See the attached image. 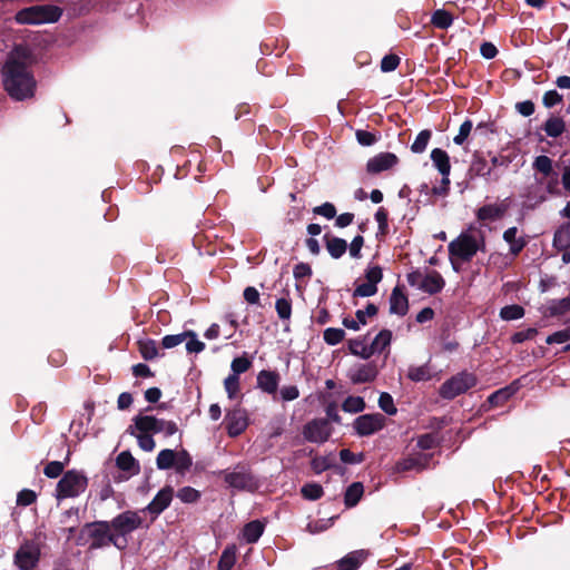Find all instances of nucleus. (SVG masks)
<instances>
[{
	"label": "nucleus",
	"instance_id": "1",
	"mask_svg": "<svg viewBox=\"0 0 570 570\" xmlns=\"http://www.w3.org/2000/svg\"><path fill=\"white\" fill-rule=\"evenodd\" d=\"M31 61L30 51L24 47H17L8 57L2 75L7 92L16 100L32 97L36 82L28 70Z\"/></svg>",
	"mask_w": 570,
	"mask_h": 570
},
{
	"label": "nucleus",
	"instance_id": "2",
	"mask_svg": "<svg viewBox=\"0 0 570 570\" xmlns=\"http://www.w3.org/2000/svg\"><path fill=\"white\" fill-rule=\"evenodd\" d=\"M484 247V236L478 228L470 227L449 244L450 262L454 271L459 272L461 264L469 262Z\"/></svg>",
	"mask_w": 570,
	"mask_h": 570
},
{
	"label": "nucleus",
	"instance_id": "3",
	"mask_svg": "<svg viewBox=\"0 0 570 570\" xmlns=\"http://www.w3.org/2000/svg\"><path fill=\"white\" fill-rule=\"evenodd\" d=\"M88 487L87 476L79 471H67L57 484L56 498L58 500L75 498L86 491Z\"/></svg>",
	"mask_w": 570,
	"mask_h": 570
},
{
	"label": "nucleus",
	"instance_id": "4",
	"mask_svg": "<svg viewBox=\"0 0 570 570\" xmlns=\"http://www.w3.org/2000/svg\"><path fill=\"white\" fill-rule=\"evenodd\" d=\"M407 282L411 286L431 295L441 292L445 285L442 275L434 269L413 271L407 275Z\"/></svg>",
	"mask_w": 570,
	"mask_h": 570
},
{
	"label": "nucleus",
	"instance_id": "5",
	"mask_svg": "<svg viewBox=\"0 0 570 570\" xmlns=\"http://www.w3.org/2000/svg\"><path fill=\"white\" fill-rule=\"evenodd\" d=\"M61 16V11L53 6H36L20 10L16 20L19 23L41 24L56 22Z\"/></svg>",
	"mask_w": 570,
	"mask_h": 570
},
{
	"label": "nucleus",
	"instance_id": "6",
	"mask_svg": "<svg viewBox=\"0 0 570 570\" xmlns=\"http://www.w3.org/2000/svg\"><path fill=\"white\" fill-rule=\"evenodd\" d=\"M475 384L476 377L474 374L462 372L445 381L440 389V394L444 399H454L473 387Z\"/></svg>",
	"mask_w": 570,
	"mask_h": 570
},
{
	"label": "nucleus",
	"instance_id": "7",
	"mask_svg": "<svg viewBox=\"0 0 570 570\" xmlns=\"http://www.w3.org/2000/svg\"><path fill=\"white\" fill-rule=\"evenodd\" d=\"M224 480L229 487L248 492H255L261 487L259 480L245 469L225 473Z\"/></svg>",
	"mask_w": 570,
	"mask_h": 570
},
{
	"label": "nucleus",
	"instance_id": "8",
	"mask_svg": "<svg viewBox=\"0 0 570 570\" xmlns=\"http://www.w3.org/2000/svg\"><path fill=\"white\" fill-rule=\"evenodd\" d=\"M365 282L356 285L353 296L354 297H370L377 293V284L383 278V272L380 266H368L365 269Z\"/></svg>",
	"mask_w": 570,
	"mask_h": 570
},
{
	"label": "nucleus",
	"instance_id": "9",
	"mask_svg": "<svg viewBox=\"0 0 570 570\" xmlns=\"http://www.w3.org/2000/svg\"><path fill=\"white\" fill-rule=\"evenodd\" d=\"M90 534V548L98 549L108 546L109 543L116 544L115 534L111 532L112 528L110 522L99 521L88 525Z\"/></svg>",
	"mask_w": 570,
	"mask_h": 570
},
{
	"label": "nucleus",
	"instance_id": "10",
	"mask_svg": "<svg viewBox=\"0 0 570 570\" xmlns=\"http://www.w3.org/2000/svg\"><path fill=\"white\" fill-rule=\"evenodd\" d=\"M385 425V417L380 414H364L355 419L353 428L361 436H367L382 430Z\"/></svg>",
	"mask_w": 570,
	"mask_h": 570
},
{
	"label": "nucleus",
	"instance_id": "11",
	"mask_svg": "<svg viewBox=\"0 0 570 570\" xmlns=\"http://www.w3.org/2000/svg\"><path fill=\"white\" fill-rule=\"evenodd\" d=\"M225 425L227 434L230 438L240 435L248 426V415L246 410L235 407L226 412Z\"/></svg>",
	"mask_w": 570,
	"mask_h": 570
},
{
	"label": "nucleus",
	"instance_id": "12",
	"mask_svg": "<svg viewBox=\"0 0 570 570\" xmlns=\"http://www.w3.org/2000/svg\"><path fill=\"white\" fill-rule=\"evenodd\" d=\"M142 519L135 511H125L114 518L110 522L115 533L125 535L140 528Z\"/></svg>",
	"mask_w": 570,
	"mask_h": 570
},
{
	"label": "nucleus",
	"instance_id": "13",
	"mask_svg": "<svg viewBox=\"0 0 570 570\" xmlns=\"http://www.w3.org/2000/svg\"><path fill=\"white\" fill-rule=\"evenodd\" d=\"M40 551L33 543L22 544L14 554V563L20 570H31L39 560Z\"/></svg>",
	"mask_w": 570,
	"mask_h": 570
},
{
	"label": "nucleus",
	"instance_id": "14",
	"mask_svg": "<svg viewBox=\"0 0 570 570\" xmlns=\"http://www.w3.org/2000/svg\"><path fill=\"white\" fill-rule=\"evenodd\" d=\"M331 435V428L326 420L318 419L307 423L304 428V436L309 442L323 443Z\"/></svg>",
	"mask_w": 570,
	"mask_h": 570
},
{
	"label": "nucleus",
	"instance_id": "15",
	"mask_svg": "<svg viewBox=\"0 0 570 570\" xmlns=\"http://www.w3.org/2000/svg\"><path fill=\"white\" fill-rule=\"evenodd\" d=\"M509 206L507 199L500 203L484 205L476 210V218L480 222H495L505 215Z\"/></svg>",
	"mask_w": 570,
	"mask_h": 570
},
{
	"label": "nucleus",
	"instance_id": "16",
	"mask_svg": "<svg viewBox=\"0 0 570 570\" xmlns=\"http://www.w3.org/2000/svg\"><path fill=\"white\" fill-rule=\"evenodd\" d=\"M174 489L171 487L163 488L153 501L146 507V511L154 517L159 515L165 509H167L173 500Z\"/></svg>",
	"mask_w": 570,
	"mask_h": 570
},
{
	"label": "nucleus",
	"instance_id": "17",
	"mask_svg": "<svg viewBox=\"0 0 570 570\" xmlns=\"http://www.w3.org/2000/svg\"><path fill=\"white\" fill-rule=\"evenodd\" d=\"M431 160L435 168L442 175V184L444 185V190L448 188L446 186L450 184L449 175L451 171L450 157L446 151L440 148H434L431 151Z\"/></svg>",
	"mask_w": 570,
	"mask_h": 570
},
{
	"label": "nucleus",
	"instance_id": "18",
	"mask_svg": "<svg viewBox=\"0 0 570 570\" xmlns=\"http://www.w3.org/2000/svg\"><path fill=\"white\" fill-rule=\"evenodd\" d=\"M397 163V157L392 153H381L374 157H372L367 164L366 169L371 174H379L381 171L387 170L395 166Z\"/></svg>",
	"mask_w": 570,
	"mask_h": 570
},
{
	"label": "nucleus",
	"instance_id": "19",
	"mask_svg": "<svg viewBox=\"0 0 570 570\" xmlns=\"http://www.w3.org/2000/svg\"><path fill=\"white\" fill-rule=\"evenodd\" d=\"M348 376L355 384L372 382L377 376V368L373 363L360 364L350 371Z\"/></svg>",
	"mask_w": 570,
	"mask_h": 570
},
{
	"label": "nucleus",
	"instance_id": "20",
	"mask_svg": "<svg viewBox=\"0 0 570 570\" xmlns=\"http://www.w3.org/2000/svg\"><path fill=\"white\" fill-rule=\"evenodd\" d=\"M279 374L275 371L263 370L257 375V386L267 394L275 395L279 385Z\"/></svg>",
	"mask_w": 570,
	"mask_h": 570
},
{
	"label": "nucleus",
	"instance_id": "21",
	"mask_svg": "<svg viewBox=\"0 0 570 570\" xmlns=\"http://www.w3.org/2000/svg\"><path fill=\"white\" fill-rule=\"evenodd\" d=\"M426 464L428 455L416 453L397 461L394 469L396 472L421 471L425 469Z\"/></svg>",
	"mask_w": 570,
	"mask_h": 570
},
{
	"label": "nucleus",
	"instance_id": "22",
	"mask_svg": "<svg viewBox=\"0 0 570 570\" xmlns=\"http://www.w3.org/2000/svg\"><path fill=\"white\" fill-rule=\"evenodd\" d=\"M409 309L407 296L396 286L390 296V312L400 316H404Z\"/></svg>",
	"mask_w": 570,
	"mask_h": 570
},
{
	"label": "nucleus",
	"instance_id": "23",
	"mask_svg": "<svg viewBox=\"0 0 570 570\" xmlns=\"http://www.w3.org/2000/svg\"><path fill=\"white\" fill-rule=\"evenodd\" d=\"M135 425L129 431L135 430L136 433L151 434L158 433L159 419L151 415H138L134 420Z\"/></svg>",
	"mask_w": 570,
	"mask_h": 570
},
{
	"label": "nucleus",
	"instance_id": "24",
	"mask_svg": "<svg viewBox=\"0 0 570 570\" xmlns=\"http://www.w3.org/2000/svg\"><path fill=\"white\" fill-rule=\"evenodd\" d=\"M543 314L550 317L570 315V295L560 299L550 301L544 307Z\"/></svg>",
	"mask_w": 570,
	"mask_h": 570
},
{
	"label": "nucleus",
	"instance_id": "25",
	"mask_svg": "<svg viewBox=\"0 0 570 570\" xmlns=\"http://www.w3.org/2000/svg\"><path fill=\"white\" fill-rule=\"evenodd\" d=\"M366 557L367 553L364 550L353 551L337 562V568L338 570H356Z\"/></svg>",
	"mask_w": 570,
	"mask_h": 570
},
{
	"label": "nucleus",
	"instance_id": "26",
	"mask_svg": "<svg viewBox=\"0 0 570 570\" xmlns=\"http://www.w3.org/2000/svg\"><path fill=\"white\" fill-rule=\"evenodd\" d=\"M326 249L333 258L342 257L346 249L347 243L343 238L325 236Z\"/></svg>",
	"mask_w": 570,
	"mask_h": 570
},
{
	"label": "nucleus",
	"instance_id": "27",
	"mask_svg": "<svg viewBox=\"0 0 570 570\" xmlns=\"http://www.w3.org/2000/svg\"><path fill=\"white\" fill-rule=\"evenodd\" d=\"M503 239L510 245V252L513 255L519 254L525 246L523 238L518 237V228L510 227L503 233Z\"/></svg>",
	"mask_w": 570,
	"mask_h": 570
},
{
	"label": "nucleus",
	"instance_id": "28",
	"mask_svg": "<svg viewBox=\"0 0 570 570\" xmlns=\"http://www.w3.org/2000/svg\"><path fill=\"white\" fill-rule=\"evenodd\" d=\"M348 348L353 355L360 356L364 360L370 358L374 354L371 344H367L364 338L350 341Z\"/></svg>",
	"mask_w": 570,
	"mask_h": 570
},
{
	"label": "nucleus",
	"instance_id": "29",
	"mask_svg": "<svg viewBox=\"0 0 570 570\" xmlns=\"http://www.w3.org/2000/svg\"><path fill=\"white\" fill-rule=\"evenodd\" d=\"M553 246L557 249L570 248V223L563 224L556 230Z\"/></svg>",
	"mask_w": 570,
	"mask_h": 570
},
{
	"label": "nucleus",
	"instance_id": "30",
	"mask_svg": "<svg viewBox=\"0 0 570 570\" xmlns=\"http://www.w3.org/2000/svg\"><path fill=\"white\" fill-rule=\"evenodd\" d=\"M392 341V332L389 330H382L372 341L371 346L373 353H382Z\"/></svg>",
	"mask_w": 570,
	"mask_h": 570
},
{
	"label": "nucleus",
	"instance_id": "31",
	"mask_svg": "<svg viewBox=\"0 0 570 570\" xmlns=\"http://www.w3.org/2000/svg\"><path fill=\"white\" fill-rule=\"evenodd\" d=\"M264 525L259 521L247 523L243 530V537L248 543L256 542L262 535Z\"/></svg>",
	"mask_w": 570,
	"mask_h": 570
},
{
	"label": "nucleus",
	"instance_id": "32",
	"mask_svg": "<svg viewBox=\"0 0 570 570\" xmlns=\"http://www.w3.org/2000/svg\"><path fill=\"white\" fill-rule=\"evenodd\" d=\"M364 492L363 484L361 482L352 483L345 492V504L347 507H354L357 504Z\"/></svg>",
	"mask_w": 570,
	"mask_h": 570
},
{
	"label": "nucleus",
	"instance_id": "33",
	"mask_svg": "<svg viewBox=\"0 0 570 570\" xmlns=\"http://www.w3.org/2000/svg\"><path fill=\"white\" fill-rule=\"evenodd\" d=\"M407 377L414 382L429 381L432 377L431 368L428 364L420 366H410Z\"/></svg>",
	"mask_w": 570,
	"mask_h": 570
},
{
	"label": "nucleus",
	"instance_id": "34",
	"mask_svg": "<svg viewBox=\"0 0 570 570\" xmlns=\"http://www.w3.org/2000/svg\"><path fill=\"white\" fill-rule=\"evenodd\" d=\"M176 459V452L170 449L161 450L156 460L157 468L159 470H168L174 466Z\"/></svg>",
	"mask_w": 570,
	"mask_h": 570
},
{
	"label": "nucleus",
	"instance_id": "35",
	"mask_svg": "<svg viewBox=\"0 0 570 570\" xmlns=\"http://www.w3.org/2000/svg\"><path fill=\"white\" fill-rule=\"evenodd\" d=\"M564 130V122L559 117H551L544 124V131L549 137H559Z\"/></svg>",
	"mask_w": 570,
	"mask_h": 570
},
{
	"label": "nucleus",
	"instance_id": "36",
	"mask_svg": "<svg viewBox=\"0 0 570 570\" xmlns=\"http://www.w3.org/2000/svg\"><path fill=\"white\" fill-rule=\"evenodd\" d=\"M236 561V548L228 547L226 548L219 559L218 569L219 570H230Z\"/></svg>",
	"mask_w": 570,
	"mask_h": 570
},
{
	"label": "nucleus",
	"instance_id": "37",
	"mask_svg": "<svg viewBox=\"0 0 570 570\" xmlns=\"http://www.w3.org/2000/svg\"><path fill=\"white\" fill-rule=\"evenodd\" d=\"M138 347L141 356L147 361L153 360L158 355L157 344L153 340L139 341Z\"/></svg>",
	"mask_w": 570,
	"mask_h": 570
},
{
	"label": "nucleus",
	"instance_id": "38",
	"mask_svg": "<svg viewBox=\"0 0 570 570\" xmlns=\"http://www.w3.org/2000/svg\"><path fill=\"white\" fill-rule=\"evenodd\" d=\"M342 409L347 413H358L365 409V401L361 396H348L343 402Z\"/></svg>",
	"mask_w": 570,
	"mask_h": 570
},
{
	"label": "nucleus",
	"instance_id": "39",
	"mask_svg": "<svg viewBox=\"0 0 570 570\" xmlns=\"http://www.w3.org/2000/svg\"><path fill=\"white\" fill-rule=\"evenodd\" d=\"M431 22L436 28L448 29L452 24L453 18L445 10H436L432 16Z\"/></svg>",
	"mask_w": 570,
	"mask_h": 570
},
{
	"label": "nucleus",
	"instance_id": "40",
	"mask_svg": "<svg viewBox=\"0 0 570 570\" xmlns=\"http://www.w3.org/2000/svg\"><path fill=\"white\" fill-rule=\"evenodd\" d=\"M193 464L191 458L186 450L176 452L174 466L178 473H185Z\"/></svg>",
	"mask_w": 570,
	"mask_h": 570
},
{
	"label": "nucleus",
	"instance_id": "41",
	"mask_svg": "<svg viewBox=\"0 0 570 570\" xmlns=\"http://www.w3.org/2000/svg\"><path fill=\"white\" fill-rule=\"evenodd\" d=\"M186 350L188 353H200L205 348V344L198 340L193 331H186Z\"/></svg>",
	"mask_w": 570,
	"mask_h": 570
},
{
	"label": "nucleus",
	"instance_id": "42",
	"mask_svg": "<svg viewBox=\"0 0 570 570\" xmlns=\"http://www.w3.org/2000/svg\"><path fill=\"white\" fill-rule=\"evenodd\" d=\"M524 309L520 305H508L501 308L500 316L505 321H513L523 317Z\"/></svg>",
	"mask_w": 570,
	"mask_h": 570
},
{
	"label": "nucleus",
	"instance_id": "43",
	"mask_svg": "<svg viewBox=\"0 0 570 570\" xmlns=\"http://www.w3.org/2000/svg\"><path fill=\"white\" fill-rule=\"evenodd\" d=\"M431 138V131L430 130H422L416 136L414 142L411 146V149L413 153L421 154L426 149V146Z\"/></svg>",
	"mask_w": 570,
	"mask_h": 570
},
{
	"label": "nucleus",
	"instance_id": "44",
	"mask_svg": "<svg viewBox=\"0 0 570 570\" xmlns=\"http://www.w3.org/2000/svg\"><path fill=\"white\" fill-rule=\"evenodd\" d=\"M199 491L191 487H184L177 492V498L184 503H194L199 499Z\"/></svg>",
	"mask_w": 570,
	"mask_h": 570
},
{
	"label": "nucleus",
	"instance_id": "45",
	"mask_svg": "<svg viewBox=\"0 0 570 570\" xmlns=\"http://www.w3.org/2000/svg\"><path fill=\"white\" fill-rule=\"evenodd\" d=\"M345 332L342 328L330 327L324 331V341L328 345H336L344 340Z\"/></svg>",
	"mask_w": 570,
	"mask_h": 570
},
{
	"label": "nucleus",
	"instance_id": "46",
	"mask_svg": "<svg viewBox=\"0 0 570 570\" xmlns=\"http://www.w3.org/2000/svg\"><path fill=\"white\" fill-rule=\"evenodd\" d=\"M250 366L252 362L246 356L236 357L233 360L230 365L233 372L230 375H236L239 377V374L248 371Z\"/></svg>",
	"mask_w": 570,
	"mask_h": 570
},
{
	"label": "nucleus",
	"instance_id": "47",
	"mask_svg": "<svg viewBox=\"0 0 570 570\" xmlns=\"http://www.w3.org/2000/svg\"><path fill=\"white\" fill-rule=\"evenodd\" d=\"M533 167L546 177L552 174V160L548 156H538Z\"/></svg>",
	"mask_w": 570,
	"mask_h": 570
},
{
	"label": "nucleus",
	"instance_id": "48",
	"mask_svg": "<svg viewBox=\"0 0 570 570\" xmlns=\"http://www.w3.org/2000/svg\"><path fill=\"white\" fill-rule=\"evenodd\" d=\"M301 491L303 497L308 500H317L323 495V488L317 483L305 484Z\"/></svg>",
	"mask_w": 570,
	"mask_h": 570
},
{
	"label": "nucleus",
	"instance_id": "49",
	"mask_svg": "<svg viewBox=\"0 0 570 570\" xmlns=\"http://www.w3.org/2000/svg\"><path fill=\"white\" fill-rule=\"evenodd\" d=\"M224 387L228 395V397L232 400L234 399L238 392H239V377L236 375H228L224 381Z\"/></svg>",
	"mask_w": 570,
	"mask_h": 570
},
{
	"label": "nucleus",
	"instance_id": "50",
	"mask_svg": "<svg viewBox=\"0 0 570 570\" xmlns=\"http://www.w3.org/2000/svg\"><path fill=\"white\" fill-rule=\"evenodd\" d=\"M277 315L282 320H289L292 315V303L287 298H278L275 304Z\"/></svg>",
	"mask_w": 570,
	"mask_h": 570
},
{
	"label": "nucleus",
	"instance_id": "51",
	"mask_svg": "<svg viewBox=\"0 0 570 570\" xmlns=\"http://www.w3.org/2000/svg\"><path fill=\"white\" fill-rule=\"evenodd\" d=\"M117 465L124 471H131L136 466V460L130 452L124 451L117 456Z\"/></svg>",
	"mask_w": 570,
	"mask_h": 570
},
{
	"label": "nucleus",
	"instance_id": "52",
	"mask_svg": "<svg viewBox=\"0 0 570 570\" xmlns=\"http://www.w3.org/2000/svg\"><path fill=\"white\" fill-rule=\"evenodd\" d=\"M514 392L515 389L513 386L499 390L489 397V401L494 405H500L505 402Z\"/></svg>",
	"mask_w": 570,
	"mask_h": 570
},
{
	"label": "nucleus",
	"instance_id": "53",
	"mask_svg": "<svg viewBox=\"0 0 570 570\" xmlns=\"http://www.w3.org/2000/svg\"><path fill=\"white\" fill-rule=\"evenodd\" d=\"M131 435H135L138 440L140 449L150 452L155 449V441L150 434L136 433L135 430L129 431Z\"/></svg>",
	"mask_w": 570,
	"mask_h": 570
},
{
	"label": "nucleus",
	"instance_id": "54",
	"mask_svg": "<svg viewBox=\"0 0 570 570\" xmlns=\"http://www.w3.org/2000/svg\"><path fill=\"white\" fill-rule=\"evenodd\" d=\"M380 407L389 415H393L396 413V407L394 405L393 397L389 393H382L379 399Z\"/></svg>",
	"mask_w": 570,
	"mask_h": 570
},
{
	"label": "nucleus",
	"instance_id": "55",
	"mask_svg": "<svg viewBox=\"0 0 570 570\" xmlns=\"http://www.w3.org/2000/svg\"><path fill=\"white\" fill-rule=\"evenodd\" d=\"M570 341V327L564 328L549 335L546 340L547 344H562Z\"/></svg>",
	"mask_w": 570,
	"mask_h": 570
},
{
	"label": "nucleus",
	"instance_id": "56",
	"mask_svg": "<svg viewBox=\"0 0 570 570\" xmlns=\"http://www.w3.org/2000/svg\"><path fill=\"white\" fill-rule=\"evenodd\" d=\"M186 332H183L180 334H175V335H166L163 341H161V344L165 348H173L181 343H184L186 341Z\"/></svg>",
	"mask_w": 570,
	"mask_h": 570
},
{
	"label": "nucleus",
	"instance_id": "57",
	"mask_svg": "<svg viewBox=\"0 0 570 570\" xmlns=\"http://www.w3.org/2000/svg\"><path fill=\"white\" fill-rule=\"evenodd\" d=\"M472 121L471 120H465L461 126H460V129H459V132L458 135L453 138V141L456 144V145H462L466 138L469 137L471 130H472Z\"/></svg>",
	"mask_w": 570,
	"mask_h": 570
},
{
	"label": "nucleus",
	"instance_id": "58",
	"mask_svg": "<svg viewBox=\"0 0 570 570\" xmlns=\"http://www.w3.org/2000/svg\"><path fill=\"white\" fill-rule=\"evenodd\" d=\"M314 213L327 219H332L336 216V208L332 203H324L321 206L315 207Z\"/></svg>",
	"mask_w": 570,
	"mask_h": 570
},
{
	"label": "nucleus",
	"instance_id": "59",
	"mask_svg": "<svg viewBox=\"0 0 570 570\" xmlns=\"http://www.w3.org/2000/svg\"><path fill=\"white\" fill-rule=\"evenodd\" d=\"M400 58L395 55H387L381 61V69L384 72L393 71L397 68Z\"/></svg>",
	"mask_w": 570,
	"mask_h": 570
},
{
	"label": "nucleus",
	"instance_id": "60",
	"mask_svg": "<svg viewBox=\"0 0 570 570\" xmlns=\"http://www.w3.org/2000/svg\"><path fill=\"white\" fill-rule=\"evenodd\" d=\"M377 313V307L374 304H368L365 309H358L356 312V318L362 325L367 323V317H373Z\"/></svg>",
	"mask_w": 570,
	"mask_h": 570
},
{
	"label": "nucleus",
	"instance_id": "61",
	"mask_svg": "<svg viewBox=\"0 0 570 570\" xmlns=\"http://www.w3.org/2000/svg\"><path fill=\"white\" fill-rule=\"evenodd\" d=\"M63 471V464L59 461H51L49 462L45 468V474L48 478H57L59 476Z\"/></svg>",
	"mask_w": 570,
	"mask_h": 570
},
{
	"label": "nucleus",
	"instance_id": "62",
	"mask_svg": "<svg viewBox=\"0 0 570 570\" xmlns=\"http://www.w3.org/2000/svg\"><path fill=\"white\" fill-rule=\"evenodd\" d=\"M538 334L535 328H527L524 331L517 332L512 335L511 340L513 343H522L528 340H532Z\"/></svg>",
	"mask_w": 570,
	"mask_h": 570
},
{
	"label": "nucleus",
	"instance_id": "63",
	"mask_svg": "<svg viewBox=\"0 0 570 570\" xmlns=\"http://www.w3.org/2000/svg\"><path fill=\"white\" fill-rule=\"evenodd\" d=\"M283 401H294L299 396V391L295 385L283 386L279 391Z\"/></svg>",
	"mask_w": 570,
	"mask_h": 570
},
{
	"label": "nucleus",
	"instance_id": "64",
	"mask_svg": "<svg viewBox=\"0 0 570 570\" xmlns=\"http://www.w3.org/2000/svg\"><path fill=\"white\" fill-rule=\"evenodd\" d=\"M562 100V96L557 90H549L543 95V105L551 108Z\"/></svg>",
	"mask_w": 570,
	"mask_h": 570
}]
</instances>
